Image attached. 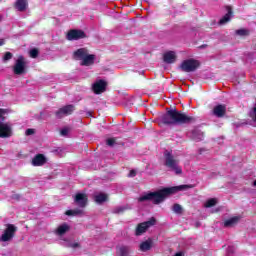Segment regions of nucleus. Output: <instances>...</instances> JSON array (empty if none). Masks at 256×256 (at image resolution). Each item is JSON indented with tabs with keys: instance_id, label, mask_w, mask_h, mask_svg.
<instances>
[{
	"instance_id": "21",
	"label": "nucleus",
	"mask_w": 256,
	"mask_h": 256,
	"mask_svg": "<svg viewBox=\"0 0 256 256\" xmlns=\"http://www.w3.org/2000/svg\"><path fill=\"white\" fill-rule=\"evenodd\" d=\"M60 109L62 110V113H64V115H66V117H67V116L73 114V111H75V105L69 104Z\"/></svg>"
},
{
	"instance_id": "11",
	"label": "nucleus",
	"mask_w": 256,
	"mask_h": 256,
	"mask_svg": "<svg viewBox=\"0 0 256 256\" xmlns=\"http://www.w3.org/2000/svg\"><path fill=\"white\" fill-rule=\"evenodd\" d=\"M88 201L89 198L85 193H77L74 197V203H76V205H78V207H80L81 209H85V207H87Z\"/></svg>"
},
{
	"instance_id": "9",
	"label": "nucleus",
	"mask_w": 256,
	"mask_h": 256,
	"mask_svg": "<svg viewBox=\"0 0 256 256\" xmlns=\"http://www.w3.org/2000/svg\"><path fill=\"white\" fill-rule=\"evenodd\" d=\"M67 41H79L87 39V34L81 29H70L66 34Z\"/></svg>"
},
{
	"instance_id": "6",
	"label": "nucleus",
	"mask_w": 256,
	"mask_h": 256,
	"mask_svg": "<svg viewBox=\"0 0 256 256\" xmlns=\"http://www.w3.org/2000/svg\"><path fill=\"white\" fill-rule=\"evenodd\" d=\"M13 73L14 75H24V73H27V59H25V56H18L13 66Z\"/></svg>"
},
{
	"instance_id": "19",
	"label": "nucleus",
	"mask_w": 256,
	"mask_h": 256,
	"mask_svg": "<svg viewBox=\"0 0 256 256\" xmlns=\"http://www.w3.org/2000/svg\"><path fill=\"white\" fill-rule=\"evenodd\" d=\"M240 219L241 217L239 216L232 217L224 222V227H235V225L239 223Z\"/></svg>"
},
{
	"instance_id": "13",
	"label": "nucleus",
	"mask_w": 256,
	"mask_h": 256,
	"mask_svg": "<svg viewBox=\"0 0 256 256\" xmlns=\"http://www.w3.org/2000/svg\"><path fill=\"white\" fill-rule=\"evenodd\" d=\"M47 163V158L43 154H37L32 159V165L33 167H43Z\"/></svg>"
},
{
	"instance_id": "28",
	"label": "nucleus",
	"mask_w": 256,
	"mask_h": 256,
	"mask_svg": "<svg viewBox=\"0 0 256 256\" xmlns=\"http://www.w3.org/2000/svg\"><path fill=\"white\" fill-rule=\"evenodd\" d=\"M172 211H174V213H177L178 215H181V213H183V207H181L180 204H174Z\"/></svg>"
},
{
	"instance_id": "27",
	"label": "nucleus",
	"mask_w": 256,
	"mask_h": 256,
	"mask_svg": "<svg viewBox=\"0 0 256 256\" xmlns=\"http://www.w3.org/2000/svg\"><path fill=\"white\" fill-rule=\"evenodd\" d=\"M29 55L32 59H37L39 57V49L33 48L30 50Z\"/></svg>"
},
{
	"instance_id": "18",
	"label": "nucleus",
	"mask_w": 256,
	"mask_h": 256,
	"mask_svg": "<svg viewBox=\"0 0 256 256\" xmlns=\"http://www.w3.org/2000/svg\"><path fill=\"white\" fill-rule=\"evenodd\" d=\"M95 203H98V205H102V203H105V201H109V195L105 193H99L94 196Z\"/></svg>"
},
{
	"instance_id": "5",
	"label": "nucleus",
	"mask_w": 256,
	"mask_h": 256,
	"mask_svg": "<svg viewBox=\"0 0 256 256\" xmlns=\"http://www.w3.org/2000/svg\"><path fill=\"white\" fill-rule=\"evenodd\" d=\"M5 115H7V109L0 108V137L2 139H7L12 134L11 126L3 123L5 121Z\"/></svg>"
},
{
	"instance_id": "4",
	"label": "nucleus",
	"mask_w": 256,
	"mask_h": 256,
	"mask_svg": "<svg viewBox=\"0 0 256 256\" xmlns=\"http://www.w3.org/2000/svg\"><path fill=\"white\" fill-rule=\"evenodd\" d=\"M164 165L170 169V171H174L176 175H181L183 173V168L179 166V159L175 158L173 152L169 150L164 151Z\"/></svg>"
},
{
	"instance_id": "7",
	"label": "nucleus",
	"mask_w": 256,
	"mask_h": 256,
	"mask_svg": "<svg viewBox=\"0 0 256 256\" xmlns=\"http://www.w3.org/2000/svg\"><path fill=\"white\" fill-rule=\"evenodd\" d=\"M200 65L201 63H199L198 60L191 58L184 60L180 65V69L181 71H183V73H193L194 71H197V69H199Z\"/></svg>"
},
{
	"instance_id": "10",
	"label": "nucleus",
	"mask_w": 256,
	"mask_h": 256,
	"mask_svg": "<svg viewBox=\"0 0 256 256\" xmlns=\"http://www.w3.org/2000/svg\"><path fill=\"white\" fill-rule=\"evenodd\" d=\"M155 223H157V220L155 219V217H152L149 219V221L142 222V223L138 224L136 227L135 235L137 237L143 235V233H146L147 229H149V227H153V225H155Z\"/></svg>"
},
{
	"instance_id": "20",
	"label": "nucleus",
	"mask_w": 256,
	"mask_h": 256,
	"mask_svg": "<svg viewBox=\"0 0 256 256\" xmlns=\"http://www.w3.org/2000/svg\"><path fill=\"white\" fill-rule=\"evenodd\" d=\"M152 247H153V241L146 240L140 244V251H143L145 253L146 251H151Z\"/></svg>"
},
{
	"instance_id": "12",
	"label": "nucleus",
	"mask_w": 256,
	"mask_h": 256,
	"mask_svg": "<svg viewBox=\"0 0 256 256\" xmlns=\"http://www.w3.org/2000/svg\"><path fill=\"white\" fill-rule=\"evenodd\" d=\"M107 89V82L105 80H98L92 86V90L95 95H101V93H105Z\"/></svg>"
},
{
	"instance_id": "29",
	"label": "nucleus",
	"mask_w": 256,
	"mask_h": 256,
	"mask_svg": "<svg viewBox=\"0 0 256 256\" xmlns=\"http://www.w3.org/2000/svg\"><path fill=\"white\" fill-rule=\"evenodd\" d=\"M127 208L123 207V206H119L113 209V213H115L116 215H120V213H125Z\"/></svg>"
},
{
	"instance_id": "15",
	"label": "nucleus",
	"mask_w": 256,
	"mask_h": 256,
	"mask_svg": "<svg viewBox=\"0 0 256 256\" xmlns=\"http://www.w3.org/2000/svg\"><path fill=\"white\" fill-rule=\"evenodd\" d=\"M163 61L164 63H168L169 65H171L172 63H175V61H177V54H175V51H168L164 53Z\"/></svg>"
},
{
	"instance_id": "17",
	"label": "nucleus",
	"mask_w": 256,
	"mask_h": 256,
	"mask_svg": "<svg viewBox=\"0 0 256 256\" xmlns=\"http://www.w3.org/2000/svg\"><path fill=\"white\" fill-rule=\"evenodd\" d=\"M29 6V2L27 0H17L14 4L15 9L23 13V11H27V7Z\"/></svg>"
},
{
	"instance_id": "31",
	"label": "nucleus",
	"mask_w": 256,
	"mask_h": 256,
	"mask_svg": "<svg viewBox=\"0 0 256 256\" xmlns=\"http://www.w3.org/2000/svg\"><path fill=\"white\" fill-rule=\"evenodd\" d=\"M55 116L57 119H63V117H66L65 113L61 110V108L55 112Z\"/></svg>"
},
{
	"instance_id": "8",
	"label": "nucleus",
	"mask_w": 256,
	"mask_h": 256,
	"mask_svg": "<svg viewBox=\"0 0 256 256\" xmlns=\"http://www.w3.org/2000/svg\"><path fill=\"white\" fill-rule=\"evenodd\" d=\"M3 234L0 236V241L3 243H7L15 237V233H17V226L14 224H6Z\"/></svg>"
},
{
	"instance_id": "39",
	"label": "nucleus",
	"mask_w": 256,
	"mask_h": 256,
	"mask_svg": "<svg viewBox=\"0 0 256 256\" xmlns=\"http://www.w3.org/2000/svg\"><path fill=\"white\" fill-rule=\"evenodd\" d=\"M92 115H93V112L91 111L87 112V117H92Z\"/></svg>"
},
{
	"instance_id": "23",
	"label": "nucleus",
	"mask_w": 256,
	"mask_h": 256,
	"mask_svg": "<svg viewBox=\"0 0 256 256\" xmlns=\"http://www.w3.org/2000/svg\"><path fill=\"white\" fill-rule=\"evenodd\" d=\"M67 231H69V225L62 224L57 228L56 233L57 235H65Z\"/></svg>"
},
{
	"instance_id": "33",
	"label": "nucleus",
	"mask_w": 256,
	"mask_h": 256,
	"mask_svg": "<svg viewBox=\"0 0 256 256\" xmlns=\"http://www.w3.org/2000/svg\"><path fill=\"white\" fill-rule=\"evenodd\" d=\"M69 134V129L67 128H63L61 131H60V135H62L63 137H65L66 135Z\"/></svg>"
},
{
	"instance_id": "3",
	"label": "nucleus",
	"mask_w": 256,
	"mask_h": 256,
	"mask_svg": "<svg viewBox=\"0 0 256 256\" xmlns=\"http://www.w3.org/2000/svg\"><path fill=\"white\" fill-rule=\"evenodd\" d=\"M73 58L76 61H81L80 65L82 67H91V65H95L97 56L95 54H89V49L87 48H79L73 52Z\"/></svg>"
},
{
	"instance_id": "32",
	"label": "nucleus",
	"mask_w": 256,
	"mask_h": 256,
	"mask_svg": "<svg viewBox=\"0 0 256 256\" xmlns=\"http://www.w3.org/2000/svg\"><path fill=\"white\" fill-rule=\"evenodd\" d=\"M115 143H116L115 138H108L106 140V145H108V147H113V145H115Z\"/></svg>"
},
{
	"instance_id": "14",
	"label": "nucleus",
	"mask_w": 256,
	"mask_h": 256,
	"mask_svg": "<svg viewBox=\"0 0 256 256\" xmlns=\"http://www.w3.org/2000/svg\"><path fill=\"white\" fill-rule=\"evenodd\" d=\"M225 113H227V107L223 104H219L213 108V115L219 119L225 117Z\"/></svg>"
},
{
	"instance_id": "36",
	"label": "nucleus",
	"mask_w": 256,
	"mask_h": 256,
	"mask_svg": "<svg viewBox=\"0 0 256 256\" xmlns=\"http://www.w3.org/2000/svg\"><path fill=\"white\" fill-rule=\"evenodd\" d=\"M12 199H15L16 201H19V199H21V195H19V194H13V195H12Z\"/></svg>"
},
{
	"instance_id": "16",
	"label": "nucleus",
	"mask_w": 256,
	"mask_h": 256,
	"mask_svg": "<svg viewBox=\"0 0 256 256\" xmlns=\"http://www.w3.org/2000/svg\"><path fill=\"white\" fill-rule=\"evenodd\" d=\"M227 13L220 19L219 25H225V23H229L231 18L233 17V8L231 6L226 7Z\"/></svg>"
},
{
	"instance_id": "37",
	"label": "nucleus",
	"mask_w": 256,
	"mask_h": 256,
	"mask_svg": "<svg viewBox=\"0 0 256 256\" xmlns=\"http://www.w3.org/2000/svg\"><path fill=\"white\" fill-rule=\"evenodd\" d=\"M5 45V39L0 38V47H3Z\"/></svg>"
},
{
	"instance_id": "30",
	"label": "nucleus",
	"mask_w": 256,
	"mask_h": 256,
	"mask_svg": "<svg viewBox=\"0 0 256 256\" xmlns=\"http://www.w3.org/2000/svg\"><path fill=\"white\" fill-rule=\"evenodd\" d=\"M11 59H13V53H11V52H6V53L4 54L3 61H11Z\"/></svg>"
},
{
	"instance_id": "38",
	"label": "nucleus",
	"mask_w": 256,
	"mask_h": 256,
	"mask_svg": "<svg viewBox=\"0 0 256 256\" xmlns=\"http://www.w3.org/2000/svg\"><path fill=\"white\" fill-rule=\"evenodd\" d=\"M71 247H72L73 249H75V248L79 247V243H73V244H71Z\"/></svg>"
},
{
	"instance_id": "24",
	"label": "nucleus",
	"mask_w": 256,
	"mask_h": 256,
	"mask_svg": "<svg viewBox=\"0 0 256 256\" xmlns=\"http://www.w3.org/2000/svg\"><path fill=\"white\" fill-rule=\"evenodd\" d=\"M82 214H83V210L81 209L67 210L65 212V215H67L68 217L75 216V215H82Z\"/></svg>"
},
{
	"instance_id": "34",
	"label": "nucleus",
	"mask_w": 256,
	"mask_h": 256,
	"mask_svg": "<svg viewBox=\"0 0 256 256\" xmlns=\"http://www.w3.org/2000/svg\"><path fill=\"white\" fill-rule=\"evenodd\" d=\"M34 134H35V130L34 129L28 128L26 130V135H34Z\"/></svg>"
},
{
	"instance_id": "25",
	"label": "nucleus",
	"mask_w": 256,
	"mask_h": 256,
	"mask_svg": "<svg viewBox=\"0 0 256 256\" xmlns=\"http://www.w3.org/2000/svg\"><path fill=\"white\" fill-rule=\"evenodd\" d=\"M235 34L239 37H247L249 35V30L242 28L235 31Z\"/></svg>"
},
{
	"instance_id": "22",
	"label": "nucleus",
	"mask_w": 256,
	"mask_h": 256,
	"mask_svg": "<svg viewBox=\"0 0 256 256\" xmlns=\"http://www.w3.org/2000/svg\"><path fill=\"white\" fill-rule=\"evenodd\" d=\"M131 249L129 246H120L117 248V253L119 256H129Z\"/></svg>"
},
{
	"instance_id": "2",
	"label": "nucleus",
	"mask_w": 256,
	"mask_h": 256,
	"mask_svg": "<svg viewBox=\"0 0 256 256\" xmlns=\"http://www.w3.org/2000/svg\"><path fill=\"white\" fill-rule=\"evenodd\" d=\"M185 189H191L190 185H180V186H173L168 188H163L157 190L155 192L147 193L146 195L141 196L138 201L143 203V201H152L154 205H159L163 203L169 195H175V193H179V191H185Z\"/></svg>"
},
{
	"instance_id": "41",
	"label": "nucleus",
	"mask_w": 256,
	"mask_h": 256,
	"mask_svg": "<svg viewBox=\"0 0 256 256\" xmlns=\"http://www.w3.org/2000/svg\"><path fill=\"white\" fill-rule=\"evenodd\" d=\"M254 187H256V180L253 182Z\"/></svg>"
},
{
	"instance_id": "1",
	"label": "nucleus",
	"mask_w": 256,
	"mask_h": 256,
	"mask_svg": "<svg viewBox=\"0 0 256 256\" xmlns=\"http://www.w3.org/2000/svg\"><path fill=\"white\" fill-rule=\"evenodd\" d=\"M197 118L195 116H189L181 111H178L177 108L167 109L166 113L162 114L159 117L158 125H191L196 123Z\"/></svg>"
},
{
	"instance_id": "26",
	"label": "nucleus",
	"mask_w": 256,
	"mask_h": 256,
	"mask_svg": "<svg viewBox=\"0 0 256 256\" xmlns=\"http://www.w3.org/2000/svg\"><path fill=\"white\" fill-rule=\"evenodd\" d=\"M216 205H217V199L211 198V199L206 201L204 207L211 208V207H215Z\"/></svg>"
},
{
	"instance_id": "35",
	"label": "nucleus",
	"mask_w": 256,
	"mask_h": 256,
	"mask_svg": "<svg viewBox=\"0 0 256 256\" xmlns=\"http://www.w3.org/2000/svg\"><path fill=\"white\" fill-rule=\"evenodd\" d=\"M137 176V171L135 170H130L128 177H136Z\"/></svg>"
},
{
	"instance_id": "40",
	"label": "nucleus",
	"mask_w": 256,
	"mask_h": 256,
	"mask_svg": "<svg viewBox=\"0 0 256 256\" xmlns=\"http://www.w3.org/2000/svg\"><path fill=\"white\" fill-rule=\"evenodd\" d=\"M205 47H207V44H203L199 47V49H205Z\"/></svg>"
}]
</instances>
